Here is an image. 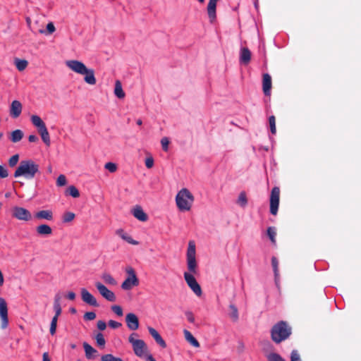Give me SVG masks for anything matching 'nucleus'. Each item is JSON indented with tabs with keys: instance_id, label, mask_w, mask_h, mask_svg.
<instances>
[{
	"instance_id": "cd10ccee",
	"label": "nucleus",
	"mask_w": 361,
	"mask_h": 361,
	"mask_svg": "<svg viewBox=\"0 0 361 361\" xmlns=\"http://www.w3.org/2000/svg\"><path fill=\"white\" fill-rule=\"evenodd\" d=\"M14 64L19 71H23L27 67L28 61L25 59L16 58L14 59Z\"/></svg>"
},
{
	"instance_id": "69168bd1",
	"label": "nucleus",
	"mask_w": 361,
	"mask_h": 361,
	"mask_svg": "<svg viewBox=\"0 0 361 361\" xmlns=\"http://www.w3.org/2000/svg\"><path fill=\"white\" fill-rule=\"evenodd\" d=\"M200 3H204V0H197Z\"/></svg>"
},
{
	"instance_id": "052dcab7",
	"label": "nucleus",
	"mask_w": 361,
	"mask_h": 361,
	"mask_svg": "<svg viewBox=\"0 0 361 361\" xmlns=\"http://www.w3.org/2000/svg\"><path fill=\"white\" fill-rule=\"evenodd\" d=\"M42 358L43 361H50L48 353H44Z\"/></svg>"
},
{
	"instance_id": "4c0bfd02",
	"label": "nucleus",
	"mask_w": 361,
	"mask_h": 361,
	"mask_svg": "<svg viewBox=\"0 0 361 361\" xmlns=\"http://www.w3.org/2000/svg\"><path fill=\"white\" fill-rule=\"evenodd\" d=\"M268 361H286L280 355L271 353L267 355Z\"/></svg>"
},
{
	"instance_id": "864d4df0",
	"label": "nucleus",
	"mask_w": 361,
	"mask_h": 361,
	"mask_svg": "<svg viewBox=\"0 0 361 361\" xmlns=\"http://www.w3.org/2000/svg\"><path fill=\"white\" fill-rule=\"evenodd\" d=\"M109 326L112 329H118L121 326V324L114 320H110L109 322Z\"/></svg>"
},
{
	"instance_id": "bf43d9fd",
	"label": "nucleus",
	"mask_w": 361,
	"mask_h": 361,
	"mask_svg": "<svg viewBox=\"0 0 361 361\" xmlns=\"http://www.w3.org/2000/svg\"><path fill=\"white\" fill-rule=\"evenodd\" d=\"M145 358L146 361H156L151 354L146 355Z\"/></svg>"
},
{
	"instance_id": "9b49d317",
	"label": "nucleus",
	"mask_w": 361,
	"mask_h": 361,
	"mask_svg": "<svg viewBox=\"0 0 361 361\" xmlns=\"http://www.w3.org/2000/svg\"><path fill=\"white\" fill-rule=\"evenodd\" d=\"M12 216L18 220L24 221H29L32 219L30 212L21 207H14L13 209Z\"/></svg>"
},
{
	"instance_id": "1a4fd4ad",
	"label": "nucleus",
	"mask_w": 361,
	"mask_h": 361,
	"mask_svg": "<svg viewBox=\"0 0 361 361\" xmlns=\"http://www.w3.org/2000/svg\"><path fill=\"white\" fill-rule=\"evenodd\" d=\"M183 275L184 279L190 288L197 296H201L202 294V288L200 284L197 282L194 276L188 272H185Z\"/></svg>"
},
{
	"instance_id": "ddd939ff",
	"label": "nucleus",
	"mask_w": 361,
	"mask_h": 361,
	"mask_svg": "<svg viewBox=\"0 0 361 361\" xmlns=\"http://www.w3.org/2000/svg\"><path fill=\"white\" fill-rule=\"evenodd\" d=\"M0 317L1 320V327L6 329L8 324V307L6 300L0 298Z\"/></svg>"
},
{
	"instance_id": "f257e3e1",
	"label": "nucleus",
	"mask_w": 361,
	"mask_h": 361,
	"mask_svg": "<svg viewBox=\"0 0 361 361\" xmlns=\"http://www.w3.org/2000/svg\"><path fill=\"white\" fill-rule=\"evenodd\" d=\"M66 66L73 72L84 76V81L90 85H94L97 79L94 75V71L88 68L84 63L78 60H68L65 62Z\"/></svg>"
},
{
	"instance_id": "0e129e2a",
	"label": "nucleus",
	"mask_w": 361,
	"mask_h": 361,
	"mask_svg": "<svg viewBox=\"0 0 361 361\" xmlns=\"http://www.w3.org/2000/svg\"><path fill=\"white\" fill-rule=\"evenodd\" d=\"M70 311L71 313H73V314H75L76 312V310L75 308H71Z\"/></svg>"
},
{
	"instance_id": "72a5a7b5",
	"label": "nucleus",
	"mask_w": 361,
	"mask_h": 361,
	"mask_svg": "<svg viewBox=\"0 0 361 361\" xmlns=\"http://www.w3.org/2000/svg\"><path fill=\"white\" fill-rule=\"evenodd\" d=\"M102 279L104 281V282L106 284L115 286L116 285V281L114 279V278L108 273H104L102 276Z\"/></svg>"
},
{
	"instance_id": "a19ab883",
	"label": "nucleus",
	"mask_w": 361,
	"mask_h": 361,
	"mask_svg": "<svg viewBox=\"0 0 361 361\" xmlns=\"http://www.w3.org/2000/svg\"><path fill=\"white\" fill-rule=\"evenodd\" d=\"M95 339L99 346L102 348L104 347L106 341L102 333H98L95 336Z\"/></svg>"
},
{
	"instance_id": "412c9836",
	"label": "nucleus",
	"mask_w": 361,
	"mask_h": 361,
	"mask_svg": "<svg viewBox=\"0 0 361 361\" xmlns=\"http://www.w3.org/2000/svg\"><path fill=\"white\" fill-rule=\"evenodd\" d=\"M218 0H209L207 5V13L210 21L212 22L216 18V8Z\"/></svg>"
},
{
	"instance_id": "dca6fc26",
	"label": "nucleus",
	"mask_w": 361,
	"mask_h": 361,
	"mask_svg": "<svg viewBox=\"0 0 361 361\" xmlns=\"http://www.w3.org/2000/svg\"><path fill=\"white\" fill-rule=\"evenodd\" d=\"M22 109V104L18 100H14L10 106V115L13 118H18L20 115Z\"/></svg>"
},
{
	"instance_id": "7ed1b4c3",
	"label": "nucleus",
	"mask_w": 361,
	"mask_h": 361,
	"mask_svg": "<svg viewBox=\"0 0 361 361\" xmlns=\"http://www.w3.org/2000/svg\"><path fill=\"white\" fill-rule=\"evenodd\" d=\"M292 329L286 322L281 321L273 326L271 330V339L276 343L286 340L291 335Z\"/></svg>"
},
{
	"instance_id": "c03bdc74",
	"label": "nucleus",
	"mask_w": 361,
	"mask_h": 361,
	"mask_svg": "<svg viewBox=\"0 0 361 361\" xmlns=\"http://www.w3.org/2000/svg\"><path fill=\"white\" fill-rule=\"evenodd\" d=\"M19 161V155L14 154L8 160V164L11 167L15 166Z\"/></svg>"
},
{
	"instance_id": "9d476101",
	"label": "nucleus",
	"mask_w": 361,
	"mask_h": 361,
	"mask_svg": "<svg viewBox=\"0 0 361 361\" xmlns=\"http://www.w3.org/2000/svg\"><path fill=\"white\" fill-rule=\"evenodd\" d=\"M280 189L279 187H274L271 190L270 195V212L273 215H276L279 205Z\"/></svg>"
},
{
	"instance_id": "6e6d98bb",
	"label": "nucleus",
	"mask_w": 361,
	"mask_h": 361,
	"mask_svg": "<svg viewBox=\"0 0 361 361\" xmlns=\"http://www.w3.org/2000/svg\"><path fill=\"white\" fill-rule=\"evenodd\" d=\"M185 316H186V318L188 319V321L190 323H194L195 322V317L193 315V314L190 312V311H187L185 312Z\"/></svg>"
},
{
	"instance_id": "de8ad7c7",
	"label": "nucleus",
	"mask_w": 361,
	"mask_h": 361,
	"mask_svg": "<svg viewBox=\"0 0 361 361\" xmlns=\"http://www.w3.org/2000/svg\"><path fill=\"white\" fill-rule=\"evenodd\" d=\"M161 147L164 151L167 152L169 149V140L166 137L161 138Z\"/></svg>"
},
{
	"instance_id": "393cba45",
	"label": "nucleus",
	"mask_w": 361,
	"mask_h": 361,
	"mask_svg": "<svg viewBox=\"0 0 361 361\" xmlns=\"http://www.w3.org/2000/svg\"><path fill=\"white\" fill-rule=\"evenodd\" d=\"M133 214L137 219L141 221H146L148 219L147 215L139 206H137L133 209Z\"/></svg>"
},
{
	"instance_id": "ea45409f",
	"label": "nucleus",
	"mask_w": 361,
	"mask_h": 361,
	"mask_svg": "<svg viewBox=\"0 0 361 361\" xmlns=\"http://www.w3.org/2000/svg\"><path fill=\"white\" fill-rule=\"evenodd\" d=\"M58 318L56 317H54L51 319V324H50V334L53 336L56 334V326H57V321Z\"/></svg>"
},
{
	"instance_id": "473e14b6",
	"label": "nucleus",
	"mask_w": 361,
	"mask_h": 361,
	"mask_svg": "<svg viewBox=\"0 0 361 361\" xmlns=\"http://www.w3.org/2000/svg\"><path fill=\"white\" fill-rule=\"evenodd\" d=\"M237 204L241 207H245L247 204V198L245 191L240 192L238 198L237 200Z\"/></svg>"
},
{
	"instance_id": "c85d7f7f",
	"label": "nucleus",
	"mask_w": 361,
	"mask_h": 361,
	"mask_svg": "<svg viewBox=\"0 0 361 361\" xmlns=\"http://www.w3.org/2000/svg\"><path fill=\"white\" fill-rule=\"evenodd\" d=\"M114 94L119 99L125 97V92L123 90L122 85L119 80L116 81Z\"/></svg>"
},
{
	"instance_id": "4be33fe9",
	"label": "nucleus",
	"mask_w": 361,
	"mask_h": 361,
	"mask_svg": "<svg viewBox=\"0 0 361 361\" xmlns=\"http://www.w3.org/2000/svg\"><path fill=\"white\" fill-rule=\"evenodd\" d=\"M148 331L150 335L154 338L156 342L162 348H166V342L163 340L158 331L152 327H148Z\"/></svg>"
},
{
	"instance_id": "a18cd8bd",
	"label": "nucleus",
	"mask_w": 361,
	"mask_h": 361,
	"mask_svg": "<svg viewBox=\"0 0 361 361\" xmlns=\"http://www.w3.org/2000/svg\"><path fill=\"white\" fill-rule=\"evenodd\" d=\"M111 310L119 317H121L123 314L122 307L119 305L111 306Z\"/></svg>"
},
{
	"instance_id": "aec40b11",
	"label": "nucleus",
	"mask_w": 361,
	"mask_h": 361,
	"mask_svg": "<svg viewBox=\"0 0 361 361\" xmlns=\"http://www.w3.org/2000/svg\"><path fill=\"white\" fill-rule=\"evenodd\" d=\"M251 59V52L247 47H243L240 51V62L243 64L247 65L250 63Z\"/></svg>"
},
{
	"instance_id": "2f4dec72",
	"label": "nucleus",
	"mask_w": 361,
	"mask_h": 361,
	"mask_svg": "<svg viewBox=\"0 0 361 361\" xmlns=\"http://www.w3.org/2000/svg\"><path fill=\"white\" fill-rule=\"evenodd\" d=\"M23 133L20 130H16L11 134V140L13 142H18L22 140Z\"/></svg>"
},
{
	"instance_id": "f704fd0d",
	"label": "nucleus",
	"mask_w": 361,
	"mask_h": 361,
	"mask_svg": "<svg viewBox=\"0 0 361 361\" xmlns=\"http://www.w3.org/2000/svg\"><path fill=\"white\" fill-rule=\"evenodd\" d=\"M75 214L71 212H66L62 216L63 223H68L72 221L75 219Z\"/></svg>"
},
{
	"instance_id": "2eb2a0df",
	"label": "nucleus",
	"mask_w": 361,
	"mask_h": 361,
	"mask_svg": "<svg viewBox=\"0 0 361 361\" xmlns=\"http://www.w3.org/2000/svg\"><path fill=\"white\" fill-rule=\"evenodd\" d=\"M126 322L129 329L135 331L139 328L138 317L134 313H128L126 316Z\"/></svg>"
},
{
	"instance_id": "680f3d73",
	"label": "nucleus",
	"mask_w": 361,
	"mask_h": 361,
	"mask_svg": "<svg viewBox=\"0 0 361 361\" xmlns=\"http://www.w3.org/2000/svg\"><path fill=\"white\" fill-rule=\"evenodd\" d=\"M137 124L138 126H141V125L142 124V120H141V119H138V120L137 121Z\"/></svg>"
},
{
	"instance_id": "13d9d810",
	"label": "nucleus",
	"mask_w": 361,
	"mask_h": 361,
	"mask_svg": "<svg viewBox=\"0 0 361 361\" xmlns=\"http://www.w3.org/2000/svg\"><path fill=\"white\" fill-rule=\"evenodd\" d=\"M28 140L30 142H35L38 140V137L35 135H30L28 137Z\"/></svg>"
},
{
	"instance_id": "f8f14e48",
	"label": "nucleus",
	"mask_w": 361,
	"mask_h": 361,
	"mask_svg": "<svg viewBox=\"0 0 361 361\" xmlns=\"http://www.w3.org/2000/svg\"><path fill=\"white\" fill-rule=\"evenodd\" d=\"M95 286L100 295L109 302H115L116 297L113 291L108 289L104 284L100 282L95 283Z\"/></svg>"
},
{
	"instance_id": "49530a36",
	"label": "nucleus",
	"mask_w": 361,
	"mask_h": 361,
	"mask_svg": "<svg viewBox=\"0 0 361 361\" xmlns=\"http://www.w3.org/2000/svg\"><path fill=\"white\" fill-rule=\"evenodd\" d=\"M290 361H302L300 354L296 350H293L290 355Z\"/></svg>"
},
{
	"instance_id": "6e6552de",
	"label": "nucleus",
	"mask_w": 361,
	"mask_h": 361,
	"mask_svg": "<svg viewBox=\"0 0 361 361\" xmlns=\"http://www.w3.org/2000/svg\"><path fill=\"white\" fill-rule=\"evenodd\" d=\"M126 273L128 276L122 283L121 288L124 290H130L133 287L139 285V279L135 270L132 267H128L126 269Z\"/></svg>"
},
{
	"instance_id": "4468645a",
	"label": "nucleus",
	"mask_w": 361,
	"mask_h": 361,
	"mask_svg": "<svg viewBox=\"0 0 361 361\" xmlns=\"http://www.w3.org/2000/svg\"><path fill=\"white\" fill-rule=\"evenodd\" d=\"M81 298L82 301L93 307H98L99 304L96 298L85 288L80 290Z\"/></svg>"
},
{
	"instance_id": "a878e982",
	"label": "nucleus",
	"mask_w": 361,
	"mask_h": 361,
	"mask_svg": "<svg viewBox=\"0 0 361 361\" xmlns=\"http://www.w3.org/2000/svg\"><path fill=\"white\" fill-rule=\"evenodd\" d=\"M184 336L185 340L190 343L192 346L195 348L200 347V343L198 341L192 336V334L188 330L183 331Z\"/></svg>"
},
{
	"instance_id": "5701e85b",
	"label": "nucleus",
	"mask_w": 361,
	"mask_h": 361,
	"mask_svg": "<svg viewBox=\"0 0 361 361\" xmlns=\"http://www.w3.org/2000/svg\"><path fill=\"white\" fill-rule=\"evenodd\" d=\"M116 233L127 243L134 245H138V242L133 240L132 237L126 233L123 229L116 230Z\"/></svg>"
},
{
	"instance_id": "bb28decb",
	"label": "nucleus",
	"mask_w": 361,
	"mask_h": 361,
	"mask_svg": "<svg viewBox=\"0 0 361 361\" xmlns=\"http://www.w3.org/2000/svg\"><path fill=\"white\" fill-rule=\"evenodd\" d=\"M61 298V297L60 294H56L54 302V310L55 312V315L54 317H59L61 314V307L60 304Z\"/></svg>"
},
{
	"instance_id": "b1692460",
	"label": "nucleus",
	"mask_w": 361,
	"mask_h": 361,
	"mask_svg": "<svg viewBox=\"0 0 361 361\" xmlns=\"http://www.w3.org/2000/svg\"><path fill=\"white\" fill-rule=\"evenodd\" d=\"M83 348L85 350V356L87 359H94L97 357V351L90 344L86 342L83 343Z\"/></svg>"
},
{
	"instance_id": "f03ea898",
	"label": "nucleus",
	"mask_w": 361,
	"mask_h": 361,
	"mask_svg": "<svg viewBox=\"0 0 361 361\" xmlns=\"http://www.w3.org/2000/svg\"><path fill=\"white\" fill-rule=\"evenodd\" d=\"M39 171V166L32 159L23 160L14 172V177H24L26 179H32Z\"/></svg>"
},
{
	"instance_id": "423d86ee",
	"label": "nucleus",
	"mask_w": 361,
	"mask_h": 361,
	"mask_svg": "<svg viewBox=\"0 0 361 361\" xmlns=\"http://www.w3.org/2000/svg\"><path fill=\"white\" fill-rule=\"evenodd\" d=\"M32 123L37 128L42 141L47 146L51 144L50 136L44 122L37 115H32L30 118Z\"/></svg>"
},
{
	"instance_id": "774afa93",
	"label": "nucleus",
	"mask_w": 361,
	"mask_h": 361,
	"mask_svg": "<svg viewBox=\"0 0 361 361\" xmlns=\"http://www.w3.org/2000/svg\"><path fill=\"white\" fill-rule=\"evenodd\" d=\"M39 32H40V33H44V30H39Z\"/></svg>"
},
{
	"instance_id": "603ef678",
	"label": "nucleus",
	"mask_w": 361,
	"mask_h": 361,
	"mask_svg": "<svg viewBox=\"0 0 361 361\" xmlns=\"http://www.w3.org/2000/svg\"><path fill=\"white\" fill-rule=\"evenodd\" d=\"M55 30H56V28L52 22H50L47 25V31L48 34L51 35V34L54 33L55 32Z\"/></svg>"
},
{
	"instance_id": "0eeeda50",
	"label": "nucleus",
	"mask_w": 361,
	"mask_h": 361,
	"mask_svg": "<svg viewBox=\"0 0 361 361\" xmlns=\"http://www.w3.org/2000/svg\"><path fill=\"white\" fill-rule=\"evenodd\" d=\"M137 336V334H131L128 338V341L132 345L133 351L137 357H145L147 346L143 340L136 338Z\"/></svg>"
},
{
	"instance_id": "e433bc0d",
	"label": "nucleus",
	"mask_w": 361,
	"mask_h": 361,
	"mask_svg": "<svg viewBox=\"0 0 361 361\" xmlns=\"http://www.w3.org/2000/svg\"><path fill=\"white\" fill-rule=\"evenodd\" d=\"M229 307L231 310L230 317L233 321H237L238 319V311L237 307L234 305H230Z\"/></svg>"
},
{
	"instance_id": "39448f33",
	"label": "nucleus",
	"mask_w": 361,
	"mask_h": 361,
	"mask_svg": "<svg viewBox=\"0 0 361 361\" xmlns=\"http://www.w3.org/2000/svg\"><path fill=\"white\" fill-rule=\"evenodd\" d=\"M186 257L188 270L187 272L192 275L196 274L197 273V263L196 260L195 244L193 241H190L188 243Z\"/></svg>"
},
{
	"instance_id": "09e8293b",
	"label": "nucleus",
	"mask_w": 361,
	"mask_h": 361,
	"mask_svg": "<svg viewBox=\"0 0 361 361\" xmlns=\"http://www.w3.org/2000/svg\"><path fill=\"white\" fill-rule=\"evenodd\" d=\"M83 317L87 321L94 320L96 318V314L94 312H87L84 314Z\"/></svg>"
},
{
	"instance_id": "e2e57ef3",
	"label": "nucleus",
	"mask_w": 361,
	"mask_h": 361,
	"mask_svg": "<svg viewBox=\"0 0 361 361\" xmlns=\"http://www.w3.org/2000/svg\"><path fill=\"white\" fill-rule=\"evenodd\" d=\"M26 22H27V25H30V23H31V20H30V18H26Z\"/></svg>"
},
{
	"instance_id": "7c9ffc66",
	"label": "nucleus",
	"mask_w": 361,
	"mask_h": 361,
	"mask_svg": "<svg viewBox=\"0 0 361 361\" xmlns=\"http://www.w3.org/2000/svg\"><path fill=\"white\" fill-rule=\"evenodd\" d=\"M271 266L274 273L275 280L277 281L279 278V260L276 257H271Z\"/></svg>"
},
{
	"instance_id": "c9c22d12",
	"label": "nucleus",
	"mask_w": 361,
	"mask_h": 361,
	"mask_svg": "<svg viewBox=\"0 0 361 361\" xmlns=\"http://www.w3.org/2000/svg\"><path fill=\"white\" fill-rule=\"evenodd\" d=\"M66 192L67 194L75 198H77L80 196V192L78 190L74 185L69 186L67 189Z\"/></svg>"
},
{
	"instance_id": "20e7f679",
	"label": "nucleus",
	"mask_w": 361,
	"mask_h": 361,
	"mask_svg": "<svg viewBox=\"0 0 361 361\" xmlns=\"http://www.w3.org/2000/svg\"><path fill=\"white\" fill-rule=\"evenodd\" d=\"M195 201V197L187 188H182L176 196V204L181 212L190 211Z\"/></svg>"
},
{
	"instance_id": "8fccbe9b",
	"label": "nucleus",
	"mask_w": 361,
	"mask_h": 361,
	"mask_svg": "<svg viewBox=\"0 0 361 361\" xmlns=\"http://www.w3.org/2000/svg\"><path fill=\"white\" fill-rule=\"evenodd\" d=\"M145 166L147 169H151L154 166V159L152 156H149L145 159Z\"/></svg>"
},
{
	"instance_id": "4d7b16f0",
	"label": "nucleus",
	"mask_w": 361,
	"mask_h": 361,
	"mask_svg": "<svg viewBox=\"0 0 361 361\" xmlns=\"http://www.w3.org/2000/svg\"><path fill=\"white\" fill-rule=\"evenodd\" d=\"M66 297L68 299L73 300L75 298V293L74 292L70 291L68 293Z\"/></svg>"
},
{
	"instance_id": "6ab92c4d",
	"label": "nucleus",
	"mask_w": 361,
	"mask_h": 361,
	"mask_svg": "<svg viewBox=\"0 0 361 361\" xmlns=\"http://www.w3.org/2000/svg\"><path fill=\"white\" fill-rule=\"evenodd\" d=\"M262 88L265 95H269L271 89V78L268 73L263 74Z\"/></svg>"
},
{
	"instance_id": "3c124183",
	"label": "nucleus",
	"mask_w": 361,
	"mask_h": 361,
	"mask_svg": "<svg viewBox=\"0 0 361 361\" xmlns=\"http://www.w3.org/2000/svg\"><path fill=\"white\" fill-rule=\"evenodd\" d=\"M8 176V173L5 166L0 165V178H5Z\"/></svg>"
},
{
	"instance_id": "c756f323",
	"label": "nucleus",
	"mask_w": 361,
	"mask_h": 361,
	"mask_svg": "<svg viewBox=\"0 0 361 361\" xmlns=\"http://www.w3.org/2000/svg\"><path fill=\"white\" fill-rule=\"evenodd\" d=\"M267 235L269 238L270 239L271 243L274 245H276V228L274 226H269L267 228Z\"/></svg>"
},
{
	"instance_id": "338daca9",
	"label": "nucleus",
	"mask_w": 361,
	"mask_h": 361,
	"mask_svg": "<svg viewBox=\"0 0 361 361\" xmlns=\"http://www.w3.org/2000/svg\"><path fill=\"white\" fill-rule=\"evenodd\" d=\"M71 348H75V345H74V344L71 345Z\"/></svg>"
},
{
	"instance_id": "58836bf2",
	"label": "nucleus",
	"mask_w": 361,
	"mask_h": 361,
	"mask_svg": "<svg viewBox=\"0 0 361 361\" xmlns=\"http://www.w3.org/2000/svg\"><path fill=\"white\" fill-rule=\"evenodd\" d=\"M269 123L270 126L271 132L273 135H275L276 133V118L274 116H271L269 118Z\"/></svg>"
},
{
	"instance_id": "f3484780",
	"label": "nucleus",
	"mask_w": 361,
	"mask_h": 361,
	"mask_svg": "<svg viewBox=\"0 0 361 361\" xmlns=\"http://www.w3.org/2000/svg\"><path fill=\"white\" fill-rule=\"evenodd\" d=\"M35 217L38 220H47L51 221L54 219V214L50 209L40 210L35 213Z\"/></svg>"
},
{
	"instance_id": "a211bd4d",
	"label": "nucleus",
	"mask_w": 361,
	"mask_h": 361,
	"mask_svg": "<svg viewBox=\"0 0 361 361\" xmlns=\"http://www.w3.org/2000/svg\"><path fill=\"white\" fill-rule=\"evenodd\" d=\"M36 232L39 236H49L53 231L50 226L43 224L36 227Z\"/></svg>"
},
{
	"instance_id": "5fc2aeb1",
	"label": "nucleus",
	"mask_w": 361,
	"mask_h": 361,
	"mask_svg": "<svg viewBox=\"0 0 361 361\" xmlns=\"http://www.w3.org/2000/svg\"><path fill=\"white\" fill-rule=\"evenodd\" d=\"M97 326L100 331H104L106 328V324L102 320H99L97 322Z\"/></svg>"
},
{
	"instance_id": "79ce46f5",
	"label": "nucleus",
	"mask_w": 361,
	"mask_h": 361,
	"mask_svg": "<svg viewBox=\"0 0 361 361\" xmlns=\"http://www.w3.org/2000/svg\"><path fill=\"white\" fill-rule=\"evenodd\" d=\"M67 183L66 178L64 175L61 174L59 176L56 180V185L59 187L64 186Z\"/></svg>"
},
{
	"instance_id": "37998d69",
	"label": "nucleus",
	"mask_w": 361,
	"mask_h": 361,
	"mask_svg": "<svg viewBox=\"0 0 361 361\" xmlns=\"http://www.w3.org/2000/svg\"><path fill=\"white\" fill-rule=\"evenodd\" d=\"M104 168L111 173H114L117 170V166L113 162H107L104 165Z\"/></svg>"
}]
</instances>
